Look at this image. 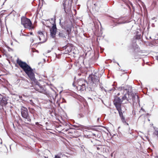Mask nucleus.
Wrapping results in <instances>:
<instances>
[{"label": "nucleus", "instance_id": "obj_1", "mask_svg": "<svg viewBox=\"0 0 158 158\" xmlns=\"http://www.w3.org/2000/svg\"><path fill=\"white\" fill-rule=\"evenodd\" d=\"M119 89L121 90L120 92L118 93L117 94L118 96L121 95L119 97H116L115 98L114 103V105L117 109H119L121 107L122 102L124 100H125V103H127L128 102H130L131 99L132 101H134V98H138V96L136 94H134L133 93L127 92V89H123L122 87L119 88Z\"/></svg>", "mask_w": 158, "mask_h": 158}, {"label": "nucleus", "instance_id": "obj_2", "mask_svg": "<svg viewBox=\"0 0 158 158\" xmlns=\"http://www.w3.org/2000/svg\"><path fill=\"white\" fill-rule=\"evenodd\" d=\"M17 63L29 77L31 80H34L35 79V74L32 69L26 62H23L18 59L17 60Z\"/></svg>", "mask_w": 158, "mask_h": 158}, {"label": "nucleus", "instance_id": "obj_3", "mask_svg": "<svg viewBox=\"0 0 158 158\" xmlns=\"http://www.w3.org/2000/svg\"><path fill=\"white\" fill-rule=\"evenodd\" d=\"M21 23L25 28L31 30L33 29V27L32 26L31 23L29 19L23 17L21 19Z\"/></svg>", "mask_w": 158, "mask_h": 158}, {"label": "nucleus", "instance_id": "obj_4", "mask_svg": "<svg viewBox=\"0 0 158 158\" xmlns=\"http://www.w3.org/2000/svg\"><path fill=\"white\" fill-rule=\"evenodd\" d=\"M87 82L84 80L80 79L77 82V90L81 91L85 89V84Z\"/></svg>", "mask_w": 158, "mask_h": 158}, {"label": "nucleus", "instance_id": "obj_5", "mask_svg": "<svg viewBox=\"0 0 158 158\" xmlns=\"http://www.w3.org/2000/svg\"><path fill=\"white\" fill-rule=\"evenodd\" d=\"M21 110L22 116L23 118L25 119V121L30 122L31 119L28 115L27 109L23 106H22L21 108Z\"/></svg>", "mask_w": 158, "mask_h": 158}, {"label": "nucleus", "instance_id": "obj_6", "mask_svg": "<svg viewBox=\"0 0 158 158\" xmlns=\"http://www.w3.org/2000/svg\"><path fill=\"white\" fill-rule=\"evenodd\" d=\"M50 31L51 36L52 38H55L56 37V34L57 33V28L55 22L53 24V25L50 29Z\"/></svg>", "mask_w": 158, "mask_h": 158}, {"label": "nucleus", "instance_id": "obj_7", "mask_svg": "<svg viewBox=\"0 0 158 158\" xmlns=\"http://www.w3.org/2000/svg\"><path fill=\"white\" fill-rule=\"evenodd\" d=\"M34 89L38 92L44 94H46L47 92L45 88L39 84H36L35 85Z\"/></svg>", "mask_w": 158, "mask_h": 158}, {"label": "nucleus", "instance_id": "obj_8", "mask_svg": "<svg viewBox=\"0 0 158 158\" xmlns=\"http://www.w3.org/2000/svg\"><path fill=\"white\" fill-rule=\"evenodd\" d=\"M8 98L5 96L0 94V105L3 106L6 105L7 103Z\"/></svg>", "mask_w": 158, "mask_h": 158}, {"label": "nucleus", "instance_id": "obj_9", "mask_svg": "<svg viewBox=\"0 0 158 158\" xmlns=\"http://www.w3.org/2000/svg\"><path fill=\"white\" fill-rule=\"evenodd\" d=\"M38 37L39 38L40 40L41 41V43L45 42L46 41V38L45 36L43 33L41 31H39L38 32Z\"/></svg>", "mask_w": 158, "mask_h": 158}, {"label": "nucleus", "instance_id": "obj_10", "mask_svg": "<svg viewBox=\"0 0 158 158\" xmlns=\"http://www.w3.org/2000/svg\"><path fill=\"white\" fill-rule=\"evenodd\" d=\"M57 33L58 36L60 38H66V36L67 35V34L65 30H58L57 31Z\"/></svg>", "mask_w": 158, "mask_h": 158}, {"label": "nucleus", "instance_id": "obj_11", "mask_svg": "<svg viewBox=\"0 0 158 158\" xmlns=\"http://www.w3.org/2000/svg\"><path fill=\"white\" fill-rule=\"evenodd\" d=\"M89 78H91V81L93 84H95V85H97L98 84L99 79L98 77L97 76L93 75L91 76V77H89Z\"/></svg>", "mask_w": 158, "mask_h": 158}, {"label": "nucleus", "instance_id": "obj_12", "mask_svg": "<svg viewBox=\"0 0 158 158\" xmlns=\"http://www.w3.org/2000/svg\"><path fill=\"white\" fill-rule=\"evenodd\" d=\"M117 109V110H118V112L119 114L120 117H121L123 116V114L121 111V107L119 108V109Z\"/></svg>", "mask_w": 158, "mask_h": 158}, {"label": "nucleus", "instance_id": "obj_13", "mask_svg": "<svg viewBox=\"0 0 158 158\" xmlns=\"http://www.w3.org/2000/svg\"><path fill=\"white\" fill-rule=\"evenodd\" d=\"M71 31V27H69L68 29L67 30L66 32L67 34V35H69Z\"/></svg>", "mask_w": 158, "mask_h": 158}, {"label": "nucleus", "instance_id": "obj_14", "mask_svg": "<svg viewBox=\"0 0 158 158\" xmlns=\"http://www.w3.org/2000/svg\"><path fill=\"white\" fill-rule=\"evenodd\" d=\"M97 149L98 150H100L101 151L103 149V148H102V147L101 145H99L96 147Z\"/></svg>", "mask_w": 158, "mask_h": 158}, {"label": "nucleus", "instance_id": "obj_15", "mask_svg": "<svg viewBox=\"0 0 158 158\" xmlns=\"http://www.w3.org/2000/svg\"><path fill=\"white\" fill-rule=\"evenodd\" d=\"M154 134L156 135L158 137V129L155 130L154 132Z\"/></svg>", "mask_w": 158, "mask_h": 158}, {"label": "nucleus", "instance_id": "obj_16", "mask_svg": "<svg viewBox=\"0 0 158 158\" xmlns=\"http://www.w3.org/2000/svg\"><path fill=\"white\" fill-rule=\"evenodd\" d=\"M121 118V119L123 123H126V121L125 120V118L123 116L120 117Z\"/></svg>", "mask_w": 158, "mask_h": 158}, {"label": "nucleus", "instance_id": "obj_17", "mask_svg": "<svg viewBox=\"0 0 158 158\" xmlns=\"http://www.w3.org/2000/svg\"><path fill=\"white\" fill-rule=\"evenodd\" d=\"M20 35H23V36H28L29 35H28V34H24L23 32H22V30L21 31V32L20 33Z\"/></svg>", "mask_w": 158, "mask_h": 158}, {"label": "nucleus", "instance_id": "obj_18", "mask_svg": "<svg viewBox=\"0 0 158 158\" xmlns=\"http://www.w3.org/2000/svg\"><path fill=\"white\" fill-rule=\"evenodd\" d=\"M100 136H101V134L100 133H98V132H97V135H96V137L99 138L100 137Z\"/></svg>", "mask_w": 158, "mask_h": 158}, {"label": "nucleus", "instance_id": "obj_19", "mask_svg": "<svg viewBox=\"0 0 158 158\" xmlns=\"http://www.w3.org/2000/svg\"><path fill=\"white\" fill-rule=\"evenodd\" d=\"M115 89V88L114 87L112 88L111 89H109V90H108V92H110L111 91H114V90Z\"/></svg>", "mask_w": 158, "mask_h": 158}, {"label": "nucleus", "instance_id": "obj_20", "mask_svg": "<svg viewBox=\"0 0 158 158\" xmlns=\"http://www.w3.org/2000/svg\"><path fill=\"white\" fill-rule=\"evenodd\" d=\"M55 158H60V156L57 155H55Z\"/></svg>", "mask_w": 158, "mask_h": 158}, {"label": "nucleus", "instance_id": "obj_21", "mask_svg": "<svg viewBox=\"0 0 158 158\" xmlns=\"http://www.w3.org/2000/svg\"><path fill=\"white\" fill-rule=\"evenodd\" d=\"M96 135H97V133H93L92 134V135H94V136H95V137L96 136Z\"/></svg>", "mask_w": 158, "mask_h": 158}, {"label": "nucleus", "instance_id": "obj_22", "mask_svg": "<svg viewBox=\"0 0 158 158\" xmlns=\"http://www.w3.org/2000/svg\"><path fill=\"white\" fill-rule=\"evenodd\" d=\"M68 47V46H65L64 47H63V48H64L65 49H66Z\"/></svg>", "mask_w": 158, "mask_h": 158}, {"label": "nucleus", "instance_id": "obj_23", "mask_svg": "<svg viewBox=\"0 0 158 158\" xmlns=\"http://www.w3.org/2000/svg\"><path fill=\"white\" fill-rule=\"evenodd\" d=\"M99 118H98L97 119V122H98V121H99Z\"/></svg>", "mask_w": 158, "mask_h": 158}, {"label": "nucleus", "instance_id": "obj_24", "mask_svg": "<svg viewBox=\"0 0 158 158\" xmlns=\"http://www.w3.org/2000/svg\"><path fill=\"white\" fill-rule=\"evenodd\" d=\"M142 110L143 111H144V110L142 108H141V110Z\"/></svg>", "mask_w": 158, "mask_h": 158}, {"label": "nucleus", "instance_id": "obj_25", "mask_svg": "<svg viewBox=\"0 0 158 158\" xmlns=\"http://www.w3.org/2000/svg\"><path fill=\"white\" fill-rule=\"evenodd\" d=\"M73 85L74 87H75V86H76V85H75V84H74V83H73Z\"/></svg>", "mask_w": 158, "mask_h": 158}, {"label": "nucleus", "instance_id": "obj_26", "mask_svg": "<svg viewBox=\"0 0 158 158\" xmlns=\"http://www.w3.org/2000/svg\"><path fill=\"white\" fill-rule=\"evenodd\" d=\"M30 35H32L33 33H32V32H30Z\"/></svg>", "mask_w": 158, "mask_h": 158}, {"label": "nucleus", "instance_id": "obj_27", "mask_svg": "<svg viewBox=\"0 0 158 158\" xmlns=\"http://www.w3.org/2000/svg\"><path fill=\"white\" fill-rule=\"evenodd\" d=\"M0 140H1V142H0V144H2V139H0Z\"/></svg>", "mask_w": 158, "mask_h": 158}, {"label": "nucleus", "instance_id": "obj_28", "mask_svg": "<svg viewBox=\"0 0 158 158\" xmlns=\"http://www.w3.org/2000/svg\"><path fill=\"white\" fill-rule=\"evenodd\" d=\"M121 23V22H119L118 23L119 24H121V23Z\"/></svg>", "mask_w": 158, "mask_h": 158}, {"label": "nucleus", "instance_id": "obj_29", "mask_svg": "<svg viewBox=\"0 0 158 158\" xmlns=\"http://www.w3.org/2000/svg\"><path fill=\"white\" fill-rule=\"evenodd\" d=\"M156 59L158 60V56L156 57Z\"/></svg>", "mask_w": 158, "mask_h": 158}, {"label": "nucleus", "instance_id": "obj_30", "mask_svg": "<svg viewBox=\"0 0 158 158\" xmlns=\"http://www.w3.org/2000/svg\"><path fill=\"white\" fill-rule=\"evenodd\" d=\"M11 45H12L13 43H11Z\"/></svg>", "mask_w": 158, "mask_h": 158}, {"label": "nucleus", "instance_id": "obj_31", "mask_svg": "<svg viewBox=\"0 0 158 158\" xmlns=\"http://www.w3.org/2000/svg\"><path fill=\"white\" fill-rule=\"evenodd\" d=\"M130 133V134H131V133H130H130Z\"/></svg>", "mask_w": 158, "mask_h": 158}, {"label": "nucleus", "instance_id": "obj_32", "mask_svg": "<svg viewBox=\"0 0 158 158\" xmlns=\"http://www.w3.org/2000/svg\"><path fill=\"white\" fill-rule=\"evenodd\" d=\"M138 1H140V0H137Z\"/></svg>", "mask_w": 158, "mask_h": 158}, {"label": "nucleus", "instance_id": "obj_33", "mask_svg": "<svg viewBox=\"0 0 158 158\" xmlns=\"http://www.w3.org/2000/svg\"><path fill=\"white\" fill-rule=\"evenodd\" d=\"M156 89V90H158V89Z\"/></svg>", "mask_w": 158, "mask_h": 158}]
</instances>
